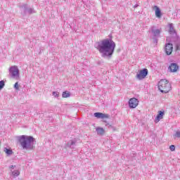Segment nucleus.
<instances>
[{"label": "nucleus", "mask_w": 180, "mask_h": 180, "mask_svg": "<svg viewBox=\"0 0 180 180\" xmlns=\"http://www.w3.org/2000/svg\"><path fill=\"white\" fill-rule=\"evenodd\" d=\"M94 46L99 51L102 57L104 58H111L113 53H115L116 43L111 39H105L96 42Z\"/></svg>", "instance_id": "nucleus-1"}, {"label": "nucleus", "mask_w": 180, "mask_h": 180, "mask_svg": "<svg viewBox=\"0 0 180 180\" xmlns=\"http://www.w3.org/2000/svg\"><path fill=\"white\" fill-rule=\"evenodd\" d=\"M19 141L22 148H33V141H34V139L32 136L22 135L20 137Z\"/></svg>", "instance_id": "nucleus-2"}, {"label": "nucleus", "mask_w": 180, "mask_h": 180, "mask_svg": "<svg viewBox=\"0 0 180 180\" xmlns=\"http://www.w3.org/2000/svg\"><path fill=\"white\" fill-rule=\"evenodd\" d=\"M158 89L162 94H168L171 91V83L168 80L161 79L158 84Z\"/></svg>", "instance_id": "nucleus-3"}, {"label": "nucleus", "mask_w": 180, "mask_h": 180, "mask_svg": "<svg viewBox=\"0 0 180 180\" xmlns=\"http://www.w3.org/2000/svg\"><path fill=\"white\" fill-rule=\"evenodd\" d=\"M9 75L13 79H19V68L18 66L13 65L9 68Z\"/></svg>", "instance_id": "nucleus-4"}, {"label": "nucleus", "mask_w": 180, "mask_h": 180, "mask_svg": "<svg viewBox=\"0 0 180 180\" xmlns=\"http://www.w3.org/2000/svg\"><path fill=\"white\" fill-rule=\"evenodd\" d=\"M148 32H149V33L150 32L152 33L153 37H154V38L160 37V34H161V32H162V28L157 29V27H155V26H152L150 28V30Z\"/></svg>", "instance_id": "nucleus-5"}, {"label": "nucleus", "mask_w": 180, "mask_h": 180, "mask_svg": "<svg viewBox=\"0 0 180 180\" xmlns=\"http://www.w3.org/2000/svg\"><path fill=\"white\" fill-rule=\"evenodd\" d=\"M148 75V70L144 68L143 70H141L139 73L136 75V78L138 79H144Z\"/></svg>", "instance_id": "nucleus-6"}, {"label": "nucleus", "mask_w": 180, "mask_h": 180, "mask_svg": "<svg viewBox=\"0 0 180 180\" xmlns=\"http://www.w3.org/2000/svg\"><path fill=\"white\" fill-rule=\"evenodd\" d=\"M172 50H174V46L172 44L167 43L165 44V52L167 54V56H171V54H172Z\"/></svg>", "instance_id": "nucleus-7"}, {"label": "nucleus", "mask_w": 180, "mask_h": 180, "mask_svg": "<svg viewBox=\"0 0 180 180\" xmlns=\"http://www.w3.org/2000/svg\"><path fill=\"white\" fill-rule=\"evenodd\" d=\"M129 105L131 109H134L139 106V100L136 98H130L129 101Z\"/></svg>", "instance_id": "nucleus-8"}, {"label": "nucleus", "mask_w": 180, "mask_h": 180, "mask_svg": "<svg viewBox=\"0 0 180 180\" xmlns=\"http://www.w3.org/2000/svg\"><path fill=\"white\" fill-rule=\"evenodd\" d=\"M169 72H176L179 70V65L176 63H172L168 67Z\"/></svg>", "instance_id": "nucleus-9"}, {"label": "nucleus", "mask_w": 180, "mask_h": 180, "mask_svg": "<svg viewBox=\"0 0 180 180\" xmlns=\"http://www.w3.org/2000/svg\"><path fill=\"white\" fill-rule=\"evenodd\" d=\"M169 34L176 35V31H175V29H174V25L169 24Z\"/></svg>", "instance_id": "nucleus-10"}, {"label": "nucleus", "mask_w": 180, "mask_h": 180, "mask_svg": "<svg viewBox=\"0 0 180 180\" xmlns=\"http://www.w3.org/2000/svg\"><path fill=\"white\" fill-rule=\"evenodd\" d=\"M96 131H97V134L99 136H103L105 134V129L102 127H97Z\"/></svg>", "instance_id": "nucleus-11"}, {"label": "nucleus", "mask_w": 180, "mask_h": 180, "mask_svg": "<svg viewBox=\"0 0 180 180\" xmlns=\"http://www.w3.org/2000/svg\"><path fill=\"white\" fill-rule=\"evenodd\" d=\"M94 116L97 117V119H105V117H108V115L103 113H94Z\"/></svg>", "instance_id": "nucleus-12"}, {"label": "nucleus", "mask_w": 180, "mask_h": 180, "mask_svg": "<svg viewBox=\"0 0 180 180\" xmlns=\"http://www.w3.org/2000/svg\"><path fill=\"white\" fill-rule=\"evenodd\" d=\"M162 117H164V113H159L155 120V123H158Z\"/></svg>", "instance_id": "nucleus-13"}, {"label": "nucleus", "mask_w": 180, "mask_h": 180, "mask_svg": "<svg viewBox=\"0 0 180 180\" xmlns=\"http://www.w3.org/2000/svg\"><path fill=\"white\" fill-rule=\"evenodd\" d=\"M156 10H155V15L157 18H161V11L160 10V8L158 6H155Z\"/></svg>", "instance_id": "nucleus-14"}, {"label": "nucleus", "mask_w": 180, "mask_h": 180, "mask_svg": "<svg viewBox=\"0 0 180 180\" xmlns=\"http://www.w3.org/2000/svg\"><path fill=\"white\" fill-rule=\"evenodd\" d=\"M63 98H70L71 96V93L70 91H63L62 94Z\"/></svg>", "instance_id": "nucleus-15"}, {"label": "nucleus", "mask_w": 180, "mask_h": 180, "mask_svg": "<svg viewBox=\"0 0 180 180\" xmlns=\"http://www.w3.org/2000/svg\"><path fill=\"white\" fill-rule=\"evenodd\" d=\"M27 6V5H24V9H25V12H26L27 11L28 13H34V10L33 8H28L27 9L26 7Z\"/></svg>", "instance_id": "nucleus-16"}, {"label": "nucleus", "mask_w": 180, "mask_h": 180, "mask_svg": "<svg viewBox=\"0 0 180 180\" xmlns=\"http://www.w3.org/2000/svg\"><path fill=\"white\" fill-rule=\"evenodd\" d=\"M4 153L7 154V155H12L13 154V151H12L11 149L4 148Z\"/></svg>", "instance_id": "nucleus-17"}, {"label": "nucleus", "mask_w": 180, "mask_h": 180, "mask_svg": "<svg viewBox=\"0 0 180 180\" xmlns=\"http://www.w3.org/2000/svg\"><path fill=\"white\" fill-rule=\"evenodd\" d=\"M11 175H13L14 177L19 176V175H20V172H19V170H15L11 172Z\"/></svg>", "instance_id": "nucleus-18"}, {"label": "nucleus", "mask_w": 180, "mask_h": 180, "mask_svg": "<svg viewBox=\"0 0 180 180\" xmlns=\"http://www.w3.org/2000/svg\"><path fill=\"white\" fill-rule=\"evenodd\" d=\"M5 86V82L4 80L0 81V91Z\"/></svg>", "instance_id": "nucleus-19"}, {"label": "nucleus", "mask_w": 180, "mask_h": 180, "mask_svg": "<svg viewBox=\"0 0 180 180\" xmlns=\"http://www.w3.org/2000/svg\"><path fill=\"white\" fill-rule=\"evenodd\" d=\"M52 94L55 98H58V96H60V93L58 91H53Z\"/></svg>", "instance_id": "nucleus-20"}, {"label": "nucleus", "mask_w": 180, "mask_h": 180, "mask_svg": "<svg viewBox=\"0 0 180 180\" xmlns=\"http://www.w3.org/2000/svg\"><path fill=\"white\" fill-rule=\"evenodd\" d=\"M14 88L16 91H19V83L18 82L14 84Z\"/></svg>", "instance_id": "nucleus-21"}, {"label": "nucleus", "mask_w": 180, "mask_h": 180, "mask_svg": "<svg viewBox=\"0 0 180 180\" xmlns=\"http://www.w3.org/2000/svg\"><path fill=\"white\" fill-rule=\"evenodd\" d=\"M174 139H176V137H178L179 139V137H180V131H177L176 132V134L174 135Z\"/></svg>", "instance_id": "nucleus-22"}, {"label": "nucleus", "mask_w": 180, "mask_h": 180, "mask_svg": "<svg viewBox=\"0 0 180 180\" xmlns=\"http://www.w3.org/2000/svg\"><path fill=\"white\" fill-rule=\"evenodd\" d=\"M157 38L158 37H153V43L155 44H157V43H158V39H157Z\"/></svg>", "instance_id": "nucleus-23"}, {"label": "nucleus", "mask_w": 180, "mask_h": 180, "mask_svg": "<svg viewBox=\"0 0 180 180\" xmlns=\"http://www.w3.org/2000/svg\"><path fill=\"white\" fill-rule=\"evenodd\" d=\"M169 149L171 150V151H175V146H170Z\"/></svg>", "instance_id": "nucleus-24"}, {"label": "nucleus", "mask_w": 180, "mask_h": 180, "mask_svg": "<svg viewBox=\"0 0 180 180\" xmlns=\"http://www.w3.org/2000/svg\"><path fill=\"white\" fill-rule=\"evenodd\" d=\"M134 9H136V8H139V4L134 5Z\"/></svg>", "instance_id": "nucleus-25"}, {"label": "nucleus", "mask_w": 180, "mask_h": 180, "mask_svg": "<svg viewBox=\"0 0 180 180\" xmlns=\"http://www.w3.org/2000/svg\"><path fill=\"white\" fill-rule=\"evenodd\" d=\"M158 113H165V111L159 110V111L158 112Z\"/></svg>", "instance_id": "nucleus-26"}, {"label": "nucleus", "mask_w": 180, "mask_h": 180, "mask_svg": "<svg viewBox=\"0 0 180 180\" xmlns=\"http://www.w3.org/2000/svg\"><path fill=\"white\" fill-rule=\"evenodd\" d=\"M176 50H179V46L176 45Z\"/></svg>", "instance_id": "nucleus-27"}, {"label": "nucleus", "mask_w": 180, "mask_h": 180, "mask_svg": "<svg viewBox=\"0 0 180 180\" xmlns=\"http://www.w3.org/2000/svg\"><path fill=\"white\" fill-rule=\"evenodd\" d=\"M15 167V166H13V165H11V167H10V168H14Z\"/></svg>", "instance_id": "nucleus-28"}, {"label": "nucleus", "mask_w": 180, "mask_h": 180, "mask_svg": "<svg viewBox=\"0 0 180 180\" xmlns=\"http://www.w3.org/2000/svg\"><path fill=\"white\" fill-rule=\"evenodd\" d=\"M96 113H101V112H96Z\"/></svg>", "instance_id": "nucleus-29"}]
</instances>
